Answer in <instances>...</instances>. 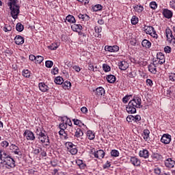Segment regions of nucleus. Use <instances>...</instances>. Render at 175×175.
Listing matches in <instances>:
<instances>
[{
  "label": "nucleus",
  "instance_id": "4",
  "mask_svg": "<svg viewBox=\"0 0 175 175\" xmlns=\"http://www.w3.org/2000/svg\"><path fill=\"white\" fill-rule=\"evenodd\" d=\"M36 133L38 136V140H40L41 143H43L45 146H49L50 144L49 136L46 134V131L43 130V129L40 127H37Z\"/></svg>",
  "mask_w": 175,
  "mask_h": 175
},
{
  "label": "nucleus",
  "instance_id": "50",
  "mask_svg": "<svg viewBox=\"0 0 175 175\" xmlns=\"http://www.w3.org/2000/svg\"><path fill=\"white\" fill-rule=\"evenodd\" d=\"M93 155L94 158H97L98 159H102L105 158V154H101L100 156L98 154H94Z\"/></svg>",
  "mask_w": 175,
  "mask_h": 175
},
{
  "label": "nucleus",
  "instance_id": "43",
  "mask_svg": "<svg viewBox=\"0 0 175 175\" xmlns=\"http://www.w3.org/2000/svg\"><path fill=\"white\" fill-rule=\"evenodd\" d=\"M53 65H54V63L53 62V61L47 60L45 62V66L46 68H53Z\"/></svg>",
  "mask_w": 175,
  "mask_h": 175
},
{
  "label": "nucleus",
  "instance_id": "36",
  "mask_svg": "<svg viewBox=\"0 0 175 175\" xmlns=\"http://www.w3.org/2000/svg\"><path fill=\"white\" fill-rule=\"evenodd\" d=\"M55 84H58L59 85H62V83H64V79L61 77H57L55 79Z\"/></svg>",
  "mask_w": 175,
  "mask_h": 175
},
{
  "label": "nucleus",
  "instance_id": "14",
  "mask_svg": "<svg viewBox=\"0 0 175 175\" xmlns=\"http://www.w3.org/2000/svg\"><path fill=\"white\" fill-rule=\"evenodd\" d=\"M118 67L120 70H126L129 68V64L126 61H122L118 63Z\"/></svg>",
  "mask_w": 175,
  "mask_h": 175
},
{
  "label": "nucleus",
  "instance_id": "28",
  "mask_svg": "<svg viewBox=\"0 0 175 175\" xmlns=\"http://www.w3.org/2000/svg\"><path fill=\"white\" fill-rule=\"evenodd\" d=\"M87 137L89 139V140H94L95 139V133H94L92 131H88Z\"/></svg>",
  "mask_w": 175,
  "mask_h": 175
},
{
  "label": "nucleus",
  "instance_id": "60",
  "mask_svg": "<svg viewBox=\"0 0 175 175\" xmlns=\"http://www.w3.org/2000/svg\"><path fill=\"white\" fill-rule=\"evenodd\" d=\"M5 157H6V154H0V164L3 163Z\"/></svg>",
  "mask_w": 175,
  "mask_h": 175
},
{
  "label": "nucleus",
  "instance_id": "34",
  "mask_svg": "<svg viewBox=\"0 0 175 175\" xmlns=\"http://www.w3.org/2000/svg\"><path fill=\"white\" fill-rule=\"evenodd\" d=\"M57 47H59V44L57 42H53L49 46V49L50 50H57Z\"/></svg>",
  "mask_w": 175,
  "mask_h": 175
},
{
  "label": "nucleus",
  "instance_id": "48",
  "mask_svg": "<svg viewBox=\"0 0 175 175\" xmlns=\"http://www.w3.org/2000/svg\"><path fill=\"white\" fill-rule=\"evenodd\" d=\"M154 173L156 175H161V168H159V167H156L154 168Z\"/></svg>",
  "mask_w": 175,
  "mask_h": 175
},
{
  "label": "nucleus",
  "instance_id": "47",
  "mask_svg": "<svg viewBox=\"0 0 175 175\" xmlns=\"http://www.w3.org/2000/svg\"><path fill=\"white\" fill-rule=\"evenodd\" d=\"M80 3L83 4L85 6H87L90 3V0H77Z\"/></svg>",
  "mask_w": 175,
  "mask_h": 175
},
{
  "label": "nucleus",
  "instance_id": "10",
  "mask_svg": "<svg viewBox=\"0 0 175 175\" xmlns=\"http://www.w3.org/2000/svg\"><path fill=\"white\" fill-rule=\"evenodd\" d=\"M157 61H158V64L159 65H163L165 62V55L162 53L161 52H159L157 54Z\"/></svg>",
  "mask_w": 175,
  "mask_h": 175
},
{
  "label": "nucleus",
  "instance_id": "20",
  "mask_svg": "<svg viewBox=\"0 0 175 175\" xmlns=\"http://www.w3.org/2000/svg\"><path fill=\"white\" fill-rule=\"evenodd\" d=\"M142 47H144V49H151V42H150V40H147V39H144V40H142Z\"/></svg>",
  "mask_w": 175,
  "mask_h": 175
},
{
  "label": "nucleus",
  "instance_id": "57",
  "mask_svg": "<svg viewBox=\"0 0 175 175\" xmlns=\"http://www.w3.org/2000/svg\"><path fill=\"white\" fill-rule=\"evenodd\" d=\"M1 147H4V148L8 147L9 146V142H8V141H3L1 143Z\"/></svg>",
  "mask_w": 175,
  "mask_h": 175
},
{
  "label": "nucleus",
  "instance_id": "64",
  "mask_svg": "<svg viewBox=\"0 0 175 175\" xmlns=\"http://www.w3.org/2000/svg\"><path fill=\"white\" fill-rule=\"evenodd\" d=\"M139 154H148V150L143 149L142 150L139 151Z\"/></svg>",
  "mask_w": 175,
  "mask_h": 175
},
{
  "label": "nucleus",
  "instance_id": "52",
  "mask_svg": "<svg viewBox=\"0 0 175 175\" xmlns=\"http://www.w3.org/2000/svg\"><path fill=\"white\" fill-rule=\"evenodd\" d=\"M59 69L57 67H53L51 70L52 75H58Z\"/></svg>",
  "mask_w": 175,
  "mask_h": 175
},
{
  "label": "nucleus",
  "instance_id": "53",
  "mask_svg": "<svg viewBox=\"0 0 175 175\" xmlns=\"http://www.w3.org/2000/svg\"><path fill=\"white\" fill-rule=\"evenodd\" d=\"M3 30L4 31V32H9V31H12V27H10L9 25L5 26L3 28Z\"/></svg>",
  "mask_w": 175,
  "mask_h": 175
},
{
  "label": "nucleus",
  "instance_id": "3",
  "mask_svg": "<svg viewBox=\"0 0 175 175\" xmlns=\"http://www.w3.org/2000/svg\"><path fill=\"white\" fill-rule=\"evenodd\" d=\"M18 0H9L8 6L10 8V14L14 20L18 18V14H20V5L17 4Z\"/></svg>",
  "mask_w": 175,
  "mask_h": 175
},
{
  "label": "nucleus",
  "instance_id": "21",
  "mask_svg": "<svg viewBox=\"0 0 175 175\" xmlns=\"http://www.w3.org/2000/svg\"><path fill=\"white\" fill-rule=\"evenodd\" d=\"M66 21H68V23H69L70 24H75L76 18H75V16H73V15L68 14L66 17L65 23H66Z\"/></svg>",
  "mask_w": 175,
  "mask_h": 175
},
{
  "label": "nucleus",
  "instance_id": "1",
  "mask_svg": "<svg viewBox=\"0 0 175 175\" xmlns=\"http://www.w3.org/2000/svg\"><path fill=\"white\" fill-rule=\"evenodd\" d=\"M140 107H142V98L134 96L126 107V111L129 114H135L136 113V109H140Z\"/></svg>",
  "mask_w": 175,
  "mask_h": 175
},
{
  "label": "nucleus",
  "instance_id": "15",
  "mask_svg": "<svg viewBox=\"0 0 175 175\" xmlns=\"http://www.w3.org/2000/svg\"><path fill=\"white\" fill-rule=\"evenodd\" d=\"M105 91L103 88L99 87L96 89V95L98 98H102V96H105Z\"/></svg>",
  "mask_w": 175,
  "mask_h": 175
},
{
  "label": "nucleus",
  "instance_id": "40",
  "mask_svg": "<svg viewBox=\"0 0 175 175\" xmlns=\"http://www.w3.org/2000/svg\"><path fill=\"white\" fill-rule=\"evenodd\" d=\"M75 125H79V126H81V125H83V126L84 128H85V125H84V124L81 123V121L79 120L78 119H73L72 120Z\"/></svg>",
  "mask_w": 175,
  "mask_h": 175
},
{
  "label": "nucleus",
  "instance_id": "22",
  "mask_svg": "<svg viewBox=\"0 0 175 175\" xmlns=\"http://www.w3.org/2000/svg\"><path fill=\"white\" fill-rule=\"evenodd\" d=\"M131 163L133 166H140V160H139L136 157H131Z\"/></svg>",
  "mask_w": 175,
  "mask_h": 175
},
{
  "label": "nucleus",
  "instance_id": "31",
  "mask_svg": "<svg viewBox=\"0 0 175 175\" xmlns=\"http://www.w3.org/2000/svg\"><path fill=\"white\" fill-rule=\"evenodd\" d=\"M90 154H105V151L103 150H95V148H92L90 149Z\"/></svg>",
  "mask_w": 175,
  "mask_h": 175
},
{
  "label": "nucleus",
  "instance_id": "18",
  "mask_svg": "<svg viewBox=\"0 0 175 175\" xmlns=\"http://www.w3.org/2000/svg\"><path fill=\"white\" fill-rule=\"evenodd\" d=\"M38 87H39V90H40V91H41V92H47V91L49 90V86L43 82L39 83Z\"/></svg>",
  "mask_w": 175,
  "mask_h": 175
},
{
  "label": "nucleus",
  "instance_id": "30",
  "mask_svg": "<svg viewBox=\"0 0 175 175\" xmlns=\"http://www.w3.org/2000/svg\"><path fill=\"white\" fill-rule=\"evenodd\" d=\"M62 85L64 90H69V88L72 87V83H70V81H66L64 83H62Z\"/></svg>",
  "mask_w": 175,
  "mask_h": 175
},
{
  "label": "nucleus",
  "instance_id": "25",
  "mask_svg": "<svg viewBox=\"0 0 175 175\" xmlns=\"http://www.w3.org/2000/svg\"><path fill=\"white\" fill-rule=\"evenodd\" d=\"M103 9V6H102V5L100 4H96L95 5H93L92 8V10H93V12H99Z\"/></svg>",
  "mask_w": 175,
  "mask_h": 175
},
{
  "label": "nucleus",
  "instance_id": "32",
  "mask_svg": "<svg viewBox=\"0 0 175 175\" xmlns=\"http://www.w3.org/2000/svg\"><path fill=\"white\" fill-rule=\"evenodd\" d=\"M78 17H79V20H81V21H87V20H88L90 18L88 15H87V14H79L78 15Z\"/></svg>",
  "mask_w": 175,
  "mask_h": 175
},
{
  "label": "nucleus",
  "instance_id": "23",
  "mask_svg": "<svg viewBox=\"0 0 175 175\" xmlns=\"http://www.w3.org/2000/svg\"><path fill=\"white\" fill-rule=\"evenodd\" d=\"M142 136H143L144 140H146V142H149V140H150V130H148V129L144 130Z\"/></svg>",
  "mask_w": 175,
  "mask_h": 175
},
{
  "label": "nucleus",
  "instance_id": "9",
  "mask_svg": "<svg viewBox=\"0 0 175 175\" xmlns=\"http://www.w3.org/2000/svg\"><path fill=\"white\" fill-rule=\"evenodd\" d=\"M161 142L164 144H169V143L172 142V135L169 134H163L161 139Z\"/></svg>",
  "mask_w": 175,
  "mask_h": 175
},
{
  "label": "nucleus",
  "instance_id": "35",
  "mask_svg": "<svg viewBox=\"0 0 175 175\" xmlns=\"http://www.w3.org/2000/svg\"><path fill=\"white\" fill-rule=\"evenodd\" d=\"M16 29L18 31V32H23L24 31V25L23 24L18 23L16 24Z\"/></svg>",
  "mask_w": 175,
  "mask_h": 175
},
{
  "label": "nucleus",
  "instance_id": "41",
  "mask_svg": "<svg viewBox=\"0 0 175 175\" xmlns=\"http://www.w3.org/2000/svg\"><path fill=\"white\" fill-rule=\"evenodd\" d=\"M103 69L104 72H110V70H111V68H110V66L107 65V64H104L103 65Z\"/></svg>",
  "mask_w": 175,
  "mask_h": 175
},
{
  "label": "nucleus",
  "instance_id": "42",
  "mask_svg": "<svg viewBox=\"0 0 175 175\" xmlns=\"http://www.w3.org/2000/svg\"><path fill=\"white\" fill-rule=\"evenodd\" d=\"M150 8L153 10H155V9L158 8V4H157V2L155 1H152L150 3Z\"/></svg>",
  "mask_w": 175,
  "mask_h": 175
},
{
  "label": "nucleus",
  "instance_id": "58",
  "mask_svg": "<svg viewBox=\"0 0 175 175\" xmlns=\"http://www.w3.org/2000/svg\"><path fill=\"white\" fill-rule=\"evenodd\" d=\"M133 118H134L135 122H139V121H140V120H142V117H140V116H139V115L133 116Z\"/></svg>",
  "mask_w": 175,
  "mask_h": 175
},
{
  "label": "nucleus",
  "instance_id": "6",
  "mask_svg": "<svg viewBox=\"0 0 175 175\" xmlns=\"http://www.w3.org/2000/svg\"><path fill=\"white\" fill-rule=\"evenodd\" d=\"M144 31L146 35H150L153 39H158L157 31L152 26H144Z\"/></svg>",
  "mask_w": 175,
  "mask_h": 175
},
{
  "label": "nucleus",
  "instance_id": "8",
  "mask_svg": "<svg viewBox=\"0 0 175 175\" xmlns=\"http://www.w3.org/2000/svg\"><path fill=\"white\" fill-rule=\"evenodd\" d=\"M23 136L25 137L26 140H28L29 142H34L35 139H36L33 132L28 129L25 131Z\"/></svg>",
  "mask_w": 175,
  "mask_h": 175
},
{
  "label": "nucleus",
  "instance_id": "2",
  "mask_svg": "<svg viewBox=\"0 0 175 175\" xmlns=\"http://www.w3.org/2000/svg\"><path fill=\"white\" fill-rule=\"evenodd\" d=\"M61 122L59 124V128L60 131H59V135L60 136H67L68 133H66V131H65V129L68 128V126H72V120L68 116H62L61 118Z\"/></svg>",
  "mask_w": 175,
  "mask_h": 175
},
{
  "label": "nucleus",
  "instance_id": "39",
  "mask_svg": "<svg viewBox=\"0 0 175 175\" xmlns=\"http://www.w3.org/2000/svg\"><path fill=\"white\" fill-rule=\"evenodd\" d=\"M131 98H132V95H131V94L130 95L129 94L126 95L122 98L123 103H124V104L128 103V101L131 99Z\"/></svg>",
  "mask_w": 175,
  "mask_h": 175
},
{
  "label": "nucleus",
  "instance_id": "29",
  "mask_svg": "<svg viewBox=\"0 0 175 175\" xmlns=\"http://www.w3.org/2000/svg\"><path fill=\"white\" fill-rule=\"evenodd\" d=\"M134 10L135 12H136V13L140 14V13H142V12L144 10V8L143 7V5H135L134 7Z\"/></svg>",
  "mask_w": 175,
  "mask_h": 175
},
{
  "label": "nucleus",
  "instance_id": "63",
  "mask_svg": "<svg viewBox=\"0 0 175 175\" xmlns=\"http://www.w3.org/2000/svg\"><path fill=\"white\" fill-rule=\"evenodd\" d=\"M113 53H116V51H118L120 50V47L117 45L112 46Z\"/></svg>",
  "mask_w": 175,
  "mask_h": 175
},
{
  "label": "nucleus",
  "instance_id": "38",
  "mask_svg": "<svg viewBox=\"0 0 175 175\" xmlns=\"http://www.w3.org/2000/svg\"><path fill=\"white\" fill-rule=\"evenodd\" d=\"M44 58L42 56L38 55L36 57V64H42Z\"/></svg>",
  "mask_w": 175,
  "mask_h": 175
},
{
  "label": "nucleus",
  "instance_id": "59",
  "mask_svg": "<svg viewBox=\"0 0 175 175\" xmlns=\"http://www.w3.org/2000/svg\"><path fill=\"white\" fill-rule=\"evenodd\" d=\"M111 164L110 162H109V161H107L103 166V169H107L109 167H110Z\"/></svg>",
  "mask_w": 175,
  "mask_h": 175
},
{
  "label": "nucleus",
  "instance_id": "49",
  "mask_svg": "<svg viewBox=\"0 0 175 175\" xmlns=\"http://www.w3.org/2000/svg\"><path fill=\"white\" fill-rule=\"evenodd\" d=\"M127 122H132L133 121H134V118H133V116L132 115H130V116H128L126 118Z\"/></svg>",
  "mask_w": 175,
  "mask_h": 175
},
{
  "label": "nucleus",
  "instance_id": "7",
  "mask_svg": "<svg viewBox=\"0 0 175 175\" xmlns=\"http://www.w3.org/2000/svg\"><path fill=\"white\" fill-rule=\"evenodd\" d=\"M165 34L167 42L171 43V44H175V38L174 36H173V33L172 32V29H170V28L167 27L165 29Z\"/></svg>",
  "mask_w": 175,
  "mask_h": 175
},
{
  "label": "nucleus",
  "instance_id": "54",
  "mask_svg": "<svg viewBox=\"0 0 175 175\" xmlns=\"http://www.w3.org/2000/svg\"><path fill=\"white\" fill-rule=\"evenodd\" d=\"M72 69H74V70H75V72H77V73H79L80 70H81V68H80V66L77 65L73 66Z\"/></svg>",
  "mask_w": 175,
  "mask_h": 175
},
{
  "label": "nucleus",
  "instance_id": "61",
  "mask_svg": "<svg viewBox=\"0 0 175 175\" xmlns=\"http://www.w3.org/2000/svg\"><path fill=\"white\" fill-rule=\"evenodd\" d=\"M81 111H82L83 114H85L88 112V109H87V107H83L82 108H81Z\"/></svg>",
  "mask_w": 175,
  "mask_h": 175
},
{
  "label": "nucleus",
  "instance_id": "45",
  "mask_svg": "<svg viewBox=\"0 0 175 175\" xmlns=\"http://www.w3.org/2000/svg\"><path fill=\"white\" fill-rule=\"evenodd\" d=\"M164 51L166 54H170L172 53V47L167 46L164 48Z\"/></svg>",
  "mask_w": 175,
  "mask_h": 175
},
{
  "label": "nucleus",
  "instance_id": "46",
  "mask_svg": "<svg viewBox=\"0 0 175 175\" xmlns=\"http://www.w3.org/2000/svg\"><path fill=\"white\" fill-rule=\"evenodd\" d=\"M146 83V85H148V87H152V85H154V83L152 82V80L150 79H147Z\"/></svg>",
  "mask_w": 175,
  "mask_h": 175
},
{
  "label": "nucleus",
  "instance_id": "33",
  "mask_svg": "<svg viewBox=\"0 0 175 175\" xmlns=\"http://www.w3.org/2000/svg\"><path fill=\"white\" fill-rule=\"evenodd\" d=\"M22 73L23 77H25L26 79H29V77H31V71H29V70H23Z\"/></svg>",
  "mask_w": 175,
  "mask_h": 175
},
{
  "label": "nucleus",
  "instance_id": "27",
  "mask_svg": "<svg viewBox=\"0 0 175 175\" xmlns=\"http://www.w3.org/2000/svg\"><path fill=\"white\" fill-rule=\"evenodd\" d=\"M167 77L169 81H171V83H175V73L174 72H169L167 74Z\"/></svg>",
  "mask_w": 175,
  "mask_h": 175
},
{
  "label": "nucleus",
  "instance_id": "62",
  "mask_svg": "<svg viewBox=\"0 0 175 175\" xmlns=\"http://www.w3.org/2000/svg\"><path fill=\"white\" fill-rule=\"evenodd\" d=\"M29 59L30 61H33V62L36 61V57L33 55H30L29 56Z\"/></svg>",
  "mask_w": 175,
  "mask_h": 175
},
{
  "label": "nucleus",
  "instance_id": "56",
  "mask_svg": "<svg viewBox=\"0 0 175 175\" xmlns=\"http://www.w3.org/2000/svg\"><path fill=\"white\" fill-rule=\"evenodd\" d=\"M105 51H109V53H113V46H105Z\"/></svg>",
  "mask_w": 175,
  "mask_h": 175
},
{
  "label": "nucleus",
  "instance_id": "24",
  "mask_svg": "<svg viewBox=\"0 0 175 175\" xmlns=\"http://www.w3.org/2000/svg\"><path fill=\"white\" fill-rule=\"evenodd\" d=\"M107 80L108 81V83H110L111 84H113L114 83H116V76L113 75H109L107 76Z\"/></svg>",
  "mask_w": 175,
  "mask_h": 175
},
{
  "label": "nucleus",
  "instance_id": "16",
  "mask_svg": "<svg viewBox=\"0 0 175 175\" xmlns=\"http://www.w3.org/2000/svg\"><path fill=\"white\" fill-rule=\"evenodd\" d=\"M71 29L74 32H80V31H83V26H81L80 24L74 23L72 25H71Z\"/></svg>",
  "mask_w": 175,
  "mask_h": 175
},
{
  "label": "nucleus",
  "instance_id": "37",
  "mask_svg": "<svg viewBox=\"0 0 175 175\" xmlns=\"http://www.w3.org/2000/svg\"><path fill=\"white\" fill-rule=\"evenodd\" d=\"M131 21V24H133V25H136V24H137V23H139V18H137V16H133Z\"/></svg>",
  "mask_w": 175,
  "mask_h": 175
},
{
  "label": "nucleus",
  "instance_id": "19",
  "mask_svg": "<svg viewBox=\"0 0 175 175\" xmlns=\"http://www.w3.org/2000/svg\"><path fill=\"white\" fill-rule=\"evenodd\" d=\"M14 42L16 44H18V46L24 44V38H23L21 36H16L14 38Z\"/></svg>",
  "mask_w": 175,
  "mask_h": 175
},
{
  "label": "nucleus",
  "instance_id": "26",
  "mask_svg": "<svg viewBox=\"0 0 175 175\" xmlns=\"http://www.w3.org/2000/svg\"><path fill=\"white\" fill-rule=\"evenodd\" d=\"M10 150H12V152H14L15 154H18L20 152V149L18 148V146L12 144L10 146Z\"/></svg>",
  "mask_w": 175,
  "mask_h": 175
},
{
  "label": "nucleus",
  "instance_id": "5",
  "mask_svg": "<svg viewBox=\"0 0 175 175\" xmlns=\"http://www.w3.org/2000/svg\"><path fill=\"white\" fill-rule=\"evenodd\" d=\"M3 164L5 165L7 169H12L16 166V162L14 161V159L8 156V154L4 156Z\"/></svg>",
  "mask_w": 175,
  "mask_h": 175
},
{
  "label": "nucleus",
  "instance_id": "12",
  "mask_svg": "<svg viewBox=\"0 0 175 175\" xmlns=\"http://www.w3.org/2000/svg\"><path fill=\"white\" fill-rule=\"evenodd\" d=\"M148 71L152 73V75H157V72H158L157 70V66L154 62L148 65Z\"/></svg>",
  "mask_w": 175,
  "mask_h": 175
},
{
  "label": "nucleus",
  "instance_id": "11",
  "mask_svg": "<svg viewBox=\"0 0 175 175\" xmlns=\"http://www.w3.org/2000/svg\"><path fill=\"white\" fill-rule=\"evenodd\" d=\"M162 14L165 18L169 19L173 17V12L167 8L163 9Z\"/></svg>",
  "mask_w": 175,
  "mask_h": 175
},
{
  "label": "nucleus",
  "instance_id": "51",
  "mask_svg": "<svg viewBox=\"0 0 175 175\" xmlns=\"http://www.w3.org/2000/svg\"><path fill=\"white\" fill-rule=\"evenodd\" d=\"M170 8L175 10V0H172L170 1Z\"/></svg>",
  "mask_w": 175,
  "mask_h": 175
},
{
  "label": "nucleus",
  "instance_id": "13",
  "mask_svg": "<svg viewBox=\"0 0 175 175\" xmlns=\"http://www.w3.org/2000/svg\"><path fill=\"white\" fill-rule=\"evenodd\" d=\"M84 135V132H83V130L80 128H77L75 130V133L74 135V137L77 139H83V136Z\"/></svg>",
  "mask_w": 175,
  "mask_h": 175
},
{
  "label": "nucleus",
  "instance_id": "55",
  "mask_svg": "<svg viewBox=\"0 0 175 175\" xmlns=\"http://www.w3.org/2000/svg\"><path fill=\"white\" fill-rule=\"evenodd\" d=\"M94 31L96 33H100V32H102V27L96 26L94 27Z\"/></svg>",
  "mask_w": 175,
  "mask_h": 175
},
{
  "label": "nucleus",
  "instance_id": "17",
  "mask_svg": "<svg viewBox=\"0 0 175 175\" xmlns=\"http://www.w3.org/2000/svg\"><path fill=\"white\" fill-rule=\"evenodd\" d=\"M165 165L166 167L172 169V167H174L175 161L174 160H172V159L170 158L165 160Z\"/></svg>",
  "mask_w": 175,
  "mask_h": 175
},
{
  "label": "nucleus",
  "instance_id": "44",
  "mask_svg": "<svg viewBox=\"0 0 175 175\" xmlns=\"http://www.w3.org/2000/svg\"><path fill=\"white\" fill-rule=\"evenodd\" d=\"M69 150V152H70V154H77V148L76 146H73V148H71Z\"/></svg>",
  "mask_w": 175,
  "mask_h": 175
}]
</instances>
